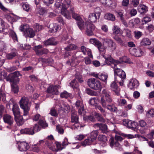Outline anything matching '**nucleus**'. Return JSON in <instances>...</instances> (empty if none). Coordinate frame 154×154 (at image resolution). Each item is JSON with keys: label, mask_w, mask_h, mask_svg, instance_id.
Listing matches in <instances>:
<instances>
[{"label": "nucleus", "mask_w": 154, "mask_h": 154, "mask_svg": "<svg viewBox=\"0 0 154 154\" xmlns=\"http://www.w3.org/2000/svg\"><path fill=\"white\" fill-rule=\"evenodd\" d=\"M81 49L84 55L87 54L88 56H91V57H92L91 50L90 49L86 48L84 46H82L81 47Z\"/></svg>", "instance_id": "nucleus-28"}, {"label": "nucleus", "mask_w": 154, "mask_h": 154, "mask_svg": "<svg viewBox=\"0 0 154 154\" xmlns=\"http://www.w3.org/2000/svg\"><path fill=\"white\" fill-rule=\"evenodd\" d=\"M105 19L111 21H114L115 20V16L112 14L107 13L104 16Z\"/></svg>", "instance_id": "nucleus-41"}, {"label": "nucleus", "mask_w": 154, "mask_h": 154, "mask_svg": "<svg viewBox=\"0 0 154 154\" xmlns=\"http://www.w3.org/2000/svg\"><path fill=\"white\" fill-rule=\"evenodd\" d=\"M22 134H26L30 135H33L35 134L32 128H28L23 129L20 131Z\"/></svg>", "instance_id": "nucleus-26"}, {"label": "nucleus", "mask_w": 154, "mask_h": 154, "mask_svg": "<svg viewBox=\"0 0 154 154\" xmlns=\"http://www.w3.org/2000/svg\"><path fill=\"white\" fill-rule=\"evenodd\" d=\"M18 148L20 151H26L29 148V146L28 143L23 141L18 142Z\"/></svg>", "instance_id": "nucleus-17"}, {"label": "nucleus", "mask_w": 154, "mask_h": 154, "mask_svg": "<svg viewBox=\"0 0 154 154\" xmlns=\"http://www.w3.org/2000/svg\"><path fill=\"white\" fill-rule=\"evenodd\" d=\"M83 116H84V119L88 122L91 121L94 122L95 120L94 117L90 115L89 116H85L84 115Z\"/></svg>", "instance_id": "nucleus-50"}, {"label": "nucleus", "mask_w": 154, "mask_h": 154, "mask_svg": "<svg viewBox=\"0 0 154 154\" xmlns=\"http://www.w3.org/2000/svg\"><path fill=\"white\" fill-rule=\"evenodd\" d=\"M88 84L90 87L95 90L100 91L101 90L102 86L101 82L94 78L89 79Z\"/></svg>", "instance_id": "nucleus-5"}, {"label": "nucleus", "mask_w": 154, "mask_h": 154, "mask_svg": "<svg viewBox=\"0 0 154 154\" xmlns=\"http://www.w3.org/2000/svg\"><path fill=\"white\" fill-rule=\"evenodd\" d=\"M112 30L113 34H117L120 33L121 29L119 26L114 25L112 28Z\"/></svg>", "instance_id": "nucleus-43"}, {"label": "nucleus", "mask_w": 154, "mask_h": 154, "mask_svg": "<svg viewBox=\"0 0 154 154\" xmlns=\"http://www.w3.org/2000/svg\"><path fill=\"white\" fill-rule=\"evenodd\" d=\"M98 134V131L97 130L92 131L88 135V138L85 139L82 143V144L83 146H85L91 144L96 139Z\"/></svg>", "instance_id": "nucleus-4"}, {"label": "nucleus", "mask_w": 154, "mask_h": 154, "mask_svg": "<svg viewBox=\"0 0 154 154\" xmlns=\"http://www.w3.org/2000/svg\"><path fill=\"white\" fill-rule=\"evenodd\" d=\"M70 11L72 12V17L74 19L78 21L82 18L77 14L75 12L74 8H71Z\"/></svg>", "instance_id": "nucleus-40"}, {"label": "nucleus", "mask_w": 154, "mask_h": 154, "mask_svg": "<svg viewBox=\"0 0 154 154\" xmlns=\"http://www.w3.org/2000/svg\"><path fill=\"white\" fill-rule=\"evenodd\" d=\"M76 79L72 80L70 83V86L73 89H76L78 91L79 93V90L78 89L79 85L77 82L76 80H77L81 83L83 82V80L82 79V76L79 73H76L75 74Z\"/></svg>", "instance_id": "nucleus-7"}, {"label": "nucleus", "mask_w": 154, "mask_h": 154, "mask_svg": "<svg viewBox=\"0 0 154 154\" xmlns=\"http://www.w3.org/2000/svg\"><path fill=\"white\" fill-rule=\"evenodd\" d=\"M94 126L99 127L103 133H106L108 132L107 126L105 124L97 123L94 125Z\"/></svg>", "instance_id": "nucleus-23"}, {"label": "nucleus", "mask_w": 154, "mask_h": 154, "mask_svg": "<svg viewBox=\"0 0 154 154\" xmlns=\"http://www.w3.org/2000/svg\"><path fill=\"white\" fill-rule=\"evenodd\" d=\"M95 116L98 120L102 122H104V119L102 117L100 114L98 113H95Z\"/></svg>", "instance_id": "nucleus-58"}, {"label": "nucleus", "mask_w": 154, "mask_h": 154, "mask_svg": "<svg viewBox=\"0 0 154 154\" xmlns=\"http://www.w3.org/2000/svg\"><path fill=\"white\" fill-rule=\"evenodd\" d=\"M12 91L15 93H17L18 91V88L17 85L12 84L11 85Z\"/></svg>", "instance_id": "nucleus-64"}, {"label": "nucleus", "mask_w": 154, "mask_h": 154, "mask_svg": "<svg viewBox=\"0 0 154 154\" xmlns=\"http://www.w3.org/2000/svg\"><path fill=\"white\" fill-rule=\"evenodd\" d=\"M103 98L108 103H111L112 100L111 97L110 93L106 89H103L102 92V96L101 98L100 103L101 104V100Z\"/></svg>", "instance_id": "nucleus-9"}, {"label": "nucleus", "mask_w": 154, "mask_h": 154, "mask_svg": "<svg viewBox=\"0 0 154 154\" xmlns=\"http://www.w3.org/2000/svg\"><path fill=\"white\" fill-rule=\"evenodd\" d=\"M99 17L97 16L96 15V14H95L94 13L90 14L88 17L89 20L92 23L95 22L97 19H99Z\"/></svg>", "instance_id": "nucleus-33"}, {"label": "nucleus", "mask_w": 154, "mask_h": 154, "mask_svg": "<svg viewBox=\"0 0 154 154\" xmlns=\"http://www.w3.org/2000/svg\"><path fill=\"white\" fill-rule=\"evenodd\" d=\"M20 104L21 108L23 110V116L28 115L30 105V103L28 98L25 97H22L20 101Z\"/></svg>", "instance_id": "nucleus-3"}, {"label": "nucleus", "mask_w": 154, "mask_h": 154, "mask_svg": "<svg viewBox=\"0 0 154 154\" xmlns=\"http://www.w3.org/2000/svg\"><path fill=\"white\" fill-rule=\"evenodd\" d=\"M22 8L23 10L27 12H29L31 11L30 5L27 3H22Z\"/></svg>", "instance_id": "nucleus-37"}, {"label": "nucleus", "mask_w": 154, "mask_h": 154, "mask_svg": "<svg viewBox=\"0 0 154 154\" xmlns=\"http://www.w3.org/2000/svg\"><path fill=\"white\" fill-rule=\"evenodd\" d=\"M92 75L95 78L99 79L101 80L104 82L105 83H106L108 75L106 74L102 73L99 74L94 72L92 73Z\"/></svg>", "instance_id": "nucleus-18"}, {"label": "nucleus", "mask_w": 154, "mask_h": 154, "mask_svg": "<svg viewBox=\"0 0 154 154\" xmlns=\"http://www.w3.org/2000/svg\"><path fill=\"white\" fill-rule=\"evenodd\" d=\"M78 119V116L76 112H72L71 117V122L74 123H78L79 122Z\"/></svg>", "instance_id": "nucleus-31"}, {"label": "nucleus", "mask_w": 154, "mask_h": 154, "mask_svg": "<svg viewBox=\"0 0 154 154\" xmlns=\"http://www.w3.org/2000/svg\"><path fill=\"white\" fill-rule=\"evenodd\" d=\"M150 40L148 38H143L140 42V45L142 46H146L150 45L151 44Z\"/></svg>", "instance_id": "nucleus-29"}, {"label": "nucleus", "mask_w": 154, "mask_h": 154, "mask_svg": "<svg viewBox=\"0 0 154 154\" xmlns=\"http://www.w3.org/2000/svg\"><path fill=\"white\" fill-rule=\"evenodd\" d=\"M135 37L137 39H139L142 35V33L138 31H135L134 32Z\"/></svg>", "instance_id": "nucleus-62"}, {"label": "nucleus", "mask_w": 154, "mask_h": 154, "mask_svg": "<svg viewBox=\"0 0 154 154\" xmlns=\"http://www.w3.org/2000/svg\"><path fill=\"white\" fill-rule=\"evenodd\" d=\"M129 51L132 55L137 57H140L143 55V52L140 48H131L130 49Z\"/></svg>", "instance_id": "nucleus-14"}, {"label": "nucleus", "mask_w": 154, "mask_h": 154, "mask_svg": "<svg viewBox=\"0 0 154 154\" xmlns=\"http://www.w3.org/2000/svg\"><path fill=\"white\" fill-rule=\"evenodd\" d=\"M6 100V95L5 93L0 90V100L5 102Z\"/></svg>", "instance_id": "nucleus-55"}, {"label": "nucleus", "mask_w": 154, "mask_h": 154, "mask_svg": "<svg viewBox=\"0 0 154 154\" xmlns=\"http://www.w3.org/2000/svg\"><path fill=\"white\" fill-rule=\"evenodd\" d=\"M86 22L84 23L82 18L77 21V25L79 29L82 30L85 28V24Z\"/></svg>", "instance_id": "nucleus-32"}, {"label": "nucleus", "mask_w": 154, "mask_h": 154, "mask_svg": "<svg viewBox=\"0 0 154 154\" xmlns=\"http://www.w3.org/2000/svg\"><path fill=\"white\" fill-rule=\"evenodd\" d=\"M137 123L135 121H130L129 123L128 128H132V129L135 130L137 129Z\"/></svg>", "instance_id": "nucleus-39"}, {"label": "nucleus", "mask_w": 154, "mask_h": 154, "mask_svg": "<svg viewBox=\"0 0 154 154\" xmlns=\"http://www.w3.org/2000/svg\"><path fill=\"white\" fill-rule=\"evenodd\" d=\"M71 2L70 0H64L62 3L56 2L54 4L55 7L60 8L61 14L68 19H70L71 17L70 13L67 9L70 6Z\"/></svg>", "instance_id": "nucleus-2"}, {"label": "nucleus", "mask_w": 154, "mask_h": 154, "mask_svg": "<svg viewBox=\"0 0 154 154\" xmlns=\"http://www.w3.org/2000/svg\"><path fill=\"white\" fill-rule=\"evenodd\" d=\"M100 2L106 7H110L112 3V0H100Z\"/></svg>", "instance_id": "nucleus-38"}, {"label": "nucleus", "mask_w": 154, "mask_h": 154, "mask_svg": "<svg viewBox=\"0 0 154 154\" xmlns=\"http://www.w3.org/2000/svg\"><path fill=\"white\" fill-rule=\"evenodd\" d=\"M139 125L142 128L145 129H147V127L146 122L144 120H141L139 121Z\"/></svg>", "instance_id": "nucleus-53"}, {"label": "nucleus", "mask_w": 154, "mask_h": 154, "mask_svg": "<svg viewBox=\"0 0 154 154\" xmlns=\"http://www.w3.org/2000/svg\"><path fill=\"white\" fill-rule=\"evenodd\" d=\"M100 40L103 44H106L108 46L111 42L113 41L111 39L108 38H102Z\"/></svg>", "instance_id": "nucleus-48"}, {"label": "nucleus", "mask_w": 154, "mask_h": 154, "mask_svg": "<svg viewBox=\"0 0 154 154\" xmlns=\"http://www.w3.org/2000/svg\"><path fill=\"white\" fill-rule=\"evenodd\" d=\"M77 46L76 45L74 44H70L67 47L65 48V49L67 51H70L72 50H75L77 48Z\"/></svg>", "instance_id": "nucleus-49"}, {"label": "nucleus", "mask_w": 154, "mask_h": 154, "mask_svg": "<svg viewBox=\"0 0 154 154\" xmlns=\"http://www.w3.org/2000/svg\"><path fill=\"white\" fill-rule=\"evenodd\" d=\"M8 27V25L2 19L0 18V32H7L5 31Z\"/></svg>", "instance_id": "nucleus-27"}, {"label": "nucleus", "mask_w": 154, "mask_h": 154, "mask_svg": "<svg viewBox=\"0 0 154 154\" xmlns=\"http://www.w3.org/2000/svg\"><path fill=\"white\" fill-rule=\"evenodd\" d=\"M139 85L138 81L134 79L130 80L128 84V87L130 89H132L137 88Z\"/></svg>", "instance_id": "nucleus-19"}, {"label": "nucleus", "mask_w": 154, "mask_h": 154, "mask_svg": "<svg viewBox=\"0 0 154 154\" xmlns=\"http://www.w3.org/2000/svg\"><path fill=\"white\" fill-rule=\"evenodd\" d=\"M56 130L60 134H62L64 133L63 127L60 125H58L56 126Z\"/></svg>", "instance_id": "nucleus-46"}, {"label": "nucleus", "mask_w": 154, "mask_h": 154, "mask_svg": "<svg viewBox=\"0 0 154 154\" xmlns=\"http://www.w3.org/2000/svg\"><path fill=\"white\" fill-rule=\"evenodd\" d=\"M98 140L100 142V145L103 147H105L107 145V139L106 136L104 135H100L98 137Z\"/></svg>", "instance_id": "nucleus-21"}, {"label": "nucleus", "mask_w": 154, "mask_h": 154, "mask_svg": "<svg viewBox=\"0 0 154 154\" xmlns=\"http://www.w3.org/2000/svg\"><path fill=\"white\" fill-rule=\"evenodd\" d=\"M118 134L120 135H121L127 137L128 139H132L135 138L137 136V134L135 135H133L131 134H126L120 132H117V133Z\"/></svg>", "instance_id": "nucleus-45"}, {"label": "nucleus", "mask_w": 154, "mask_h": 154, "mask_svg": "<svg viewBox=\"0 0 154 154\" xmlns=\"http://www.w3.org/2000/svg\"><path fill=\"white\" fill-rule=\"evenodd\" d=\"M26 37L32 38L35 35V33L33 29L31 28H27V29L25 33Z\"/></svg>", "instance_id": "nucleus-30"}, {"label": "nucleus", "mask_w": 154, "mask_h": 154, "mask_svg": "<svg viewBox=\"0 0 154 154\" xmlns=\"http://www.w3.org/2000/svg\"><path fill=\"white\" fill-rule=\"evenodd\" d=\"M12 111L14 117L20 116V112L19 111V108L17 104L15 103L13 104Z\"/></svg>", "instance_id": "nucleus-22"}, {"label": "nucleus", "mask_w": 154, "mask_h": 154, "mask_svg": "<svg viewBox=\"0 0 154 154\" xmlns=\"http://www.w3.org/2000/svg\"><path fill=\"white\" fill-rule=\"evenodd\" d=\"M17 55L16 51L11 52L7 54L6 57L8 59H11L15 57Z\"/></svg>", "instance_id": "nucleus-51"}, {"label": "nucleus", "mask_w": 154, "mask_h": 154, "mask_svg": "<svg viewBox=\"0 0 154 154\" xmlns=\"http://www.w3.org/2000/svg\"><path fill=\"white\" fill-rule=\"evenodd\" d=\"M58 86L51 85L48 88L47 92L48 94L47 95V97H52V95L54 94H58L59 92L58 90Z\"/></svg>", "instance_id": "nucleus-11"}, {"label": "nucleus", "mask_w": 154, "mask_h": 154, "mask_svg": "<svg viewBox=\"0 0 154 154\" xmlns=\"http://www.w3.org/2000/svg\"><path fill=\"white\" fill-rule=\"evenodd\" d=\"M108 47L110 48V49L112 51H114L116 48V45L115 43L112 41L108 46Z\"/></svg>", "instance_id": "nucleus-57"}, {"label": "nucleus", "mask_w": 154, "mask_h": 154, "mask_svg": "<svg viewBox=\"0 0 154 154\" xmlns=\"http://www.w3.org/2000/svg\"><path fill=\"white\" fill-rule=\"evenodd\" d=\"M71 94L68 93L66 91H64L62 93L60 94V96L62 98H67L70 96Z\"/></svg>", "instance_id": "nucleus-63"}, {"label": "nucleus", "mask_w": 154, "mask_h": 154, "mask_svg": "<svg viewBox=\"0 0 154 154\" xmlns=\"http://www.w3.org/2000/svg\"><path fill=\"white\" fill-rule=\"evenodd\" d=\"M3 119L4 122L9 125H11L14 122L13 118L8 114L5 115Z\"/></svg>", "instance_id": "nucleus-20"}, {"label": "nucleus", "mask_w": 154, "mask_h": 154, "mask_svg": "<svg viewBox=\"0 0 154 154\" xmlns=\"http://www.w3.org/2000/svg\"><path fill=\"white\" fill-rule=\"evenodd\" d=\"M146 116L149 118L154 117V109H151L147 112L146 113Z\"/></svg>", "instance_id": "nucleus-56"}, {"label": "nucleus", "mask_w": 154, "mask_h": 154, "mask_svg": "<svg viewBox=\"0 0 154 154\" xmlns=\"http://www.w3.org/2000/svg\"><path fill=\"white\" fill-rule=\"evenodd\" d=\"M60 110H63V111H67L69 109L70 107L66 103H62L60 104Z\"/></svg>", "instance_id": "nucleus-36"}, {"label": "nucleus", "mask_w": 154, "mask_h": 154, "mask_svg": "<svg viewBox=\"0 0 154 154\" xmlns=\"http://www.w3.org/2000/svg\"><path fill=\"white\" fill-rule=\"evenodd\" d=\"M116 141H114V139L111 138L109 140L110 145L111 147L113 146L115 147L116 149L120 151L122 149V146L119 144V141H121L123 140L122 138L120 136L116 135L115 137Z\"/></svg>", "instance_id": "nucleus-6"}, {"label": "nucleus", "mask_w": 154, "mask_h": 154, "mask_svg": "<svg viewBox=\"0 0 154 154\" xmlns=\"http://www.w3.org/2000/svg\"><path fill=\"white\" fill-rule=\"evenodd\" d=\"M148 7L143 4H140L137 8V10L141 14L145 13L148 10Z\"/></svg>", "instance_id": "nucleus-25"}, {"label": "nucleus", "mask_w": 154, "mask_h": 154, "mask_svg": "<svg viewBox=\"0 0 154 154\" xmlns=\"http://www.w3.org/2000/svg\"><path fill=\"white\" fill-rule=\"evenodd\" d=\"M33 49L35 51L36 54L38 55H42L43 54H46L48 52V49L43 48L42 46L41 45L35 46Z\"/></svg>", "instance_id": "nucleus-13"}, {"label": "nucleus", "mask_w": 154, "mask_h": 154, "mask_svg": "<svg viewBox=\"0 0 154 154\" xmlns=\"http://www.w3.org/2000/svg\"><path fill=\"white\" fill-rule=\"evenodd\" d=\"M57 44L54 41V38H49L48 40L44 42V44L45 46H48L49 45H54Z\"/></svg>", "instance_id": "nucleus-34"}, {"label": "nucleus", "mask_w": 154, "mask_h": 154, "mask_svg": "<svg viewBox=\"0 0 154 154\" xmlns=\"http://www.w3.org/2000/svg\"><path fill=\"white\" fill-rule=\"evenodd\" d=\"M151 20V18L150 17L148 16H146L144 17L142 19V23L143 24H146L149 22Z\"/></svg>", "instance_id": "nucleus-61"}, {"label": "nucleus", "mask_w": 154, "mask_h": 154, "mask_svg": "<svg viewBox=\"0 0 154 154\" xmlns=\"http://www.w3.org/2000/svg\"><path fill=\"white\" fill-rule=\"evenodd\" d=\"M99 102V99L97 97L91 98L89 100V103L91 105L97 106Z\"/></svg>", "instance_id": "nucleus-42"}, {"label": "nucleus", "mask_w": 154, "mask_h": 154, "mask_svg": "<svg viewBox=\"0 0 154 154\" xmlns=\"http://www.w3.org/2000/svg\"><path fill=\"white\" fill-rule=\"evenodd\" d=\"M38 124L43 128H45L48 126V125L45 121L44 120V118L42 117V119L40 120L38 122Z\"/></svg>", "instance_id": "nucleus-54"}, {"label": "nucleus", "mask_w": 154, "mask_h": 154, "mask_svg": "<svg viewBox=\"0 0 154 154\" xmlns=\"http://www.w3.org/2000/svg\"><path fill=\"white\" fill-rule=\"evenodd\" d=\"M60 29V27L56 23H53L50 25L49 31L51 32H55Z\"/></svg>", "instance_id": "nucleus-24"}, {"label": "nucleus", "mask_w": 154, "mask_h": 154, "mask_svg": "<svg viewBox=\"0 0 154 154\" xmlns=\"http://www.w3.org/2000/svg\"><path fill=\"white\" fill-rule=\"evenodd\" d=\"M10 36L11 37L14 41H17V38L16 33L13 31H11L9 33Z\"/></svg>", "instance_id": "nucleus-60"}, {"label": "nucleus", "mask_w": 154, "mask_h": 154, "mask_svg": "<svg viewBox=\"0 0 154 154\" xmlns=\"http://www.w3.org/2000/svg\"><path fill=\"white\" fill-rule=\"evenodd\" d=\"M79 62L76 56L74 55L72 56H69V60L67 62V64L68 65L75 66L77 65L79 63Z\"/></svg>", "instance_id": "nucleus-16"}, {"label": "nucleus", "mask_w": 154, "mask_h": 154, "mask_svg": "<svg viewBox=\"0 0 154 154\" xmlns=\"http://www.w3.org/2000/svg\"><path fill=\"white\" fill-rule=\"evenodd\" d=\"M108 103L106 102L102 98L101 100V104L104 108H106L108 110L112 112H116L117 108L113 104L111 105L107 104Z\"/></svg>", "instance_id": "nucleus-12"}, {"label": "nucleus", "mask_w": 154, "mask_h": 154, "mask_svg": "<svg viewBox=\"0 0 154 154\" xmlns=\"http://www.w3.org/2000/svg\"><path fill=\"white\" fill-rule=\"evenodd\" d=\"M89 42L97 47L100 42L95 38H91L89 40Z\"/></svg>", "instance_id": "nucleus-47"}, {"label": "nucleus", "mask_w": 154, "mask_h": 154, "mask_svg": "<svg viewBox=\"0 0 154 154\" xmlns=\"http://www.w3.org/2000/svg\"><path fill=\"white\" fill-rule=\"evenodd\" d=\"M92 58L93 57H91V56L85 57L84 59L85 63L86 65H89L91 64L92 62V59L91 58Z\"/></svg>", "instance_id": "nucleus-52"}, {"label": "nucleus", "mask_w": 154, "mask_h": 154, "mask_svg": "<svg viewBox=\"0 0 154 154\" xmlns=\"http://www.w3.org/2000/svg\"><path fill=\"white\" fill-rule=\"evenodd\" d=\"M75 106L78 109L79 114L82 116L85 115V111L84 109V106L82 101L77 100L75 103Z\"/></svg>", "instance_id": "nucleus-15"}, {"label": "nucleus", "mask_w": 154, "mask_h": 154, "mask_svg": "<svg viewBox=\"0 0 154 154\" xmlns=\"http://www.w3.org/2000/svg\"><path fill=\"white\" fill-rule=\"evenodd\" d=\"M54 140L53 136L51 135L48 136L47 138L45 139L46 144L48 147L52 151L55 150V144L53 143L52 141Z\"/></svg>", "instance_id": "nucleus-10"}, {"label": "nucleus", "mask_w": 154, "mask_h": 154, "mask_svg": "<svg viewBox=\"0 0 154 154\" xmlns=\"http://www.w3.org/2000/svg\"><path fill=\"white\" fill-rule=\"evenodd\" d=\"M15 120L17 124L19 125H22L24 123V120L23 119L22 116H19L14 117Z\"/></svg>", "instance_id": "nucleus-35"}, {"label": "nucleus", "mask_w": 154, "mask_h": 154, "mask_svg": "<svg viewBox=\"0 0 154 154\" xmlns=\"http://www.w3.org/2000/svg\"><path fill=\"white\" fill-rule=\"evenodd\" d=\"M82 127V126L81 124L78 122L75 123L74 125L71 127V128L72 129L80 130Z\"/></svg>", "instance_id": "nucleus-59"}, {"label": "nucleus", "mask_w": 154, "mask_h": 154, "mask_svg": "<svg viewBox=\"0 0 154 154\" xmlns=\"http://www.w3.org/2000/svg\"><path fill=\"white\" fill-rule=\"evenodd\" d=\"M85 33L88 36H92L94 35L93 31L95 30V27L94 24L88 22L85 24Z\"/></svg>", "instance_id": "nucleus-8"}, {"label": "nucleus", "mask_w": 154, "mask_h": 154, "mask_svg": "<svg viewBox=\"0 0 154 154\" xmlns=\"http://www.w3.org/2000/svg\"><path fill=\"white\" fill-rule=\"evenodd\" d=\"M103 57L105 59V63L103 65L106 64L110 65L114 69L115 81L111 84L110 88L115 95L119 96L120 94V89L116 82H119L120 85L123 86L126 75L124 71L118 68L120 67V63L121 62H128V58L126 56H123L120 58V61H118L113 59L110 55H105ZM103 66L102 65V66Z\"/></svg>", "instance_id": "nucleus-1"}, {"label": "nucleus", "mask_w": 154, "mask_h": 154, "mask_svg": "<svg viewBox=\"0 0 154 154\" xmlns=\"http://www.w3.org/2000/svg\"><path fill=\"white\" fill-rule=\"evenodd\" d=\"M96 47L97 48L99 52H105L106 50V47L103 44L102 45L101 42Z\"/></svg>", "instance_id": "nucleus-44"}]
</instances>
